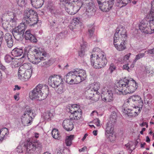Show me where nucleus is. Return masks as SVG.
Masks as SVG:
<instances>
[{
	"label": "nucleus",
	"instance_id": "obj_1",
	"mask_svg": "<svg viewBox=\"0 0 154 154\" xmlns=\"http://www.w3.org/2000/svg\"><path fill=\"white\" fill-rule=\"evenodd\" d=\"M138 87V84L133 79L131 80L124 79L120 80L116 85L115 92L120 95H126L134 92Z\"/></svg>",
	"mask_w": 154,
	"mask_h": 154
},
{
	"label": "nucleus",
	"instance_id": "obj_2",
	"mask_svg": "<svg viewBox=\"0 0 154 154\" xmlns=\"http://www.w3.org/2000/svg\"><path fill=\"white\" fill-rule=\"evenodd\" d=\"M95 54H92L91 56V65L96 69H100L105 66L107 61L104 53L98 48L93 50Z\"/></svg>",
	"mask_w": 154,
	"mask_h": 154
},
{
	"label": "nucleus",
	"instance_id": "obj_3",
	"mask_svg": "<svg viewBox=\"0 0 154 154\" xmlns=\"http://www.w3.org/2000/svg\"><path fill=\"white\" fill-rule=\"evenodd\" d=\"M38 17L37 12L34 10L26 8L24 11L23 23L25 24H29L31 26H34L39 21Z\"/></svg>",
	"mask_w": 154,
	"mask_h": 154
},
{
	"label": "nucleus",
	"instance_id": "obj_4",
	"mask_svg": "<svg viewBox=\"0 0 154 154\" xmlns=\"http://www.w3.org/2000/svg\"><path fill=\"white\" fill-rule=\"evenodd\" d=\"M32 68L30 63H25L19 68L18 76L20 80L27 81L31 76Z\"/></svg>",
	"mask_w": 154,
	"mask_h": 154
},
{
	"label": "nucleus",
	"instance_id": "obj_5",
	"mask_svg": "<svg viewBox=\"0 0 154 154\" xmlns=\"http://www.w3.org/2000/svg\"><path fill=\"white\" fill-rule=\"evenodd\" d=\"M99 8L102 11L105 12L109 11L113 7L115 0H109L104 1V0H97Z\"/></svg>",
	"mask_w": 154,
	"mask_h": 154
},
{
	"label": "nucleus",
	"instance_id": "obj_6",
	"mask_svg": "<svg viewBox=\"0 0 154 154\" xmlns=\"http://www.w3.org/2000/svg\"><path fill=\"white\" fill-rule=\"evenodd\" d=\"M63 82L61 76L59 75H52L48 78V83L51 87L57 88L59 85L63 83Z\"/></svg>",
	"mask_w": 154,
	"mask_h": 154
},
{
	"label": "nucleus",
	"instance_id": "obj_7",
	"mask_svg": "<svg viewBox=\"0 0 154 154\" xmlns=\"http://www.w3.org/2000/svg\"><path fill=\"white\" fill-rule=\"evenodd\" d=\"M24 146L26 149V152L28 154H30L34 151L36 148H41L42 143L39 141L31 142L28 141L24 144Z\"/></svg>",
	"mask_w": 154,
	"mask_h": 154
},
{
	"label": "nucleus",
	"instance_id": "obj_8",
	"mask_svg": "<svg viewBox=\"0 0 154 154\" xmlns=\"http://www.w3.org/2000/svg\"><path fill=\"white\" fill-rule=\"evenodd\" d=\"M76 1L73 0L70 3L64 5L65 10L69 14L74 15L80 9V7L76 5Z\"/></svg>",
	"mask_w": 154,
	"mask_h": 154
},
{
	"label": "nucleus",
	"instance_id": "obj_9",
	"mask_svg": "<svg viewBox=\"0 0 154 154\" xmlns=\"http://www.w3.org/2000/svg\"><path fill=\"white\" fill-rule=\"evenodd\" d=\"M26 110L21 118L22 123L24 126H28L30 124L31 121L32 119L31 116L33 114L30 109H27Z\"/></svg>",
	"mask_w": 154,
	"mask_h": 154
},
{
	"label": "nucleus",
	"instance_id": "obj_10",
	"mask_svg": "<svg viewBox=\"0 0 154 154\" xmlns=\"http://www.w3.org/2000/svg\"><path fill=\"white\" fill-rule=\"evenodd\" d=\"M126 33V31L124 27L119 26L116 29L113 39H127V36Z\"/></svg>",
	"mask_w": 154,
	"mask_h": 154
},
{
	"label": "nucleus",
	"instance_id": "obj_11",
	"mask_svg": "<svg viewBox=\"0 0 154 154\" xmlns=\"http://www.w3.org/2000/svg\"><path fill=\"white\" fill-rule=\"evenodd\" d=\"M149 21L146 20H142L139 25V29L143 32L151 34L153 32L151 29V26L148 25Z\"/></svg>",
	"mask_w": 154,
	"mask_h": 154
},
{
	"label": "nucleus",
	"instance_id": "obj_12",
	"mask_svg": "<svg viewBox=\"0 0 154 154\" xmlns=\"http://www.w3.org/2000/svg\"><path fill=\"white\" fill-rule=\"evenodd\" d=\"M126 39H113V44L116 49L118 51H122L126 49Z\"/></svg>",
	"mask_w": 154,
	"mask_h": 154
},
{
	"label": "nucleus",
	"instance_id": "obj_13",
	"mask_svg": "<svg viewBox=\"0 0 154 154\" xmlns=\"http://www.w3.org/2000/svg\"><path fill=\"white\" fill-rule=\"evenodd\" d=\"M84 4L86 5V12L88 13V15H92L94 14L96 10L95 6L92 0H84Z\"/></svg>",
	"mask_w": 154,
	"mask_h": 154
},
{
	"label": "nucleus",
	"instance_id": "obj_14",
	"mask_svg": "<svg viewBox=\"0 0 154 154\" xmlns=\"http://www.w3.org/2000/svg\"><path fill=\"white\" fill-rule=\"evenodd\" d=\"M101 98L102 100L106 102H110L113 100V94L111 90L107 89L103 90L101 93Z\"/></svg>",
	"mask_w": 154,
	"mask_h": 154
},
{
	"label": "nucleus",
	"instance_id": "obj_15",
	"mask_svg": "<svg viewBox=\"0 0 154 154\" xmlns=\"http://www.w3.org/2000/svg\"><path fill=\"white\" fill-rule=\"evenodd\" d=\"M48 86L45 84H39L37 85L33 90V94L34 97L36 98V92H39L40 93L47 94L48 91Z\"/></svg>",
	"mask_w": 154,
	"mask_h": 154
},
{
	"label": "nucleus",
	"instance_id": "obj_16",
	"mask_svg": "<svg viewBox=\"0 0 154 154\" xmlns=\"http://www.w3.org/2000/svg\"><path fill=\"white\" fill-rule=\"evenodd\" d=\"M38 51H36V53L32 59V62L34 64H38L41 61L42 57L43 56L46 55L47 54L45 51H40L38 49Z\"/></svg>",
	"mask_w": 154,
	"mask_h": 154
},
{
	"label": "nucleus",
	"instance_id": "obj_17",
	"mask_svg": "<svg viewBox=\"0 0 154 154\" xmlns=\"http://www.w3.org/2000/svg\"><path fill=\"white\" fill-rule=\"evenodd\" d=\"M62 124L64 128L67 131H71L73 129V125L72 120L70 119L64 120L63 121Z\"/></svg>",
	"mask_w": 154,
	"mask_h": 154
},
{
	"label": "nucleus",
	"instance_id": "obj_18",
	"mask_svg": "<svg viewBox=\"0 0 154 154\" xmlns=\"http://www.w3.org/2000/svg\"><path fill=\"white\" fill-rule=\"evenodd\" d=\"M133 101L135 102L136 103L141 106H143V101L141 97L138 95H134L131 96L128 100L127 102H128L129 101Z\"/></svg>",
	"mask_w": 154,
	"mask_h": 154
},
{
	"label": "nucleus",
	"instance_id": "obj_19",
	"mask_svg": "<svg viewBox=\"0 0 154 154\" xmlns=\"http://www.w3.org/2000/svg\"><path fill=\"white\" fill-rule=\"evenodd\" d=\"M24 38L26 40H29L31 42L35 43L37 42V39L31 33L29 30H26L25 33Z\"/></svg>",
	"mask_w": 154,
	"mask_h": 154
},
{
	"label": "nucleus",
	"instance_id": "obj_20",
	"mask_svg": "<svg viewBox=\"0 0 154 154\" xmlns=\"http://www.w3.org/2000/svg\"><path fill=\"white\" fill-rule=\"evenodd\" d=\"M75 74L79 77L81 82L85 80L87 77L85 71L82 69H77L75 71Z\"/></svg>",
	"mask_w": 154,
	"mask_h": 154
},
{
	"label": "nucleus",
	"instance_id": "obj_21",
	"mask_svg": "<svg viewBox=\"0 0 154 154\" xmlns=\"http://www.w3.org/2000/svg\"><path fill=\"white\" fill-rule=\"evenodd\" d=\"M81 22L80 18H73L72 23L69 26V29L71 30H74V29H76L78 26L79 23H81Z\"/></svg>",
	"mask_w": 154,
	"mask_h": 154
},
{
	"label": "nucleus",
	"instance_id": "obj_22",
	"mask_svg": "<svg viewBox=\"0 0 154 154\" xmlns=\"http://www.w3.org/2000/svg\"><path fill=\"white\" fill-rule=\"evenodd\" d=\"M33 94V90L32 91V92L30 95V97L32 99H36L38 100H44L46 97L47 94L45 93H40L39 92H36V98L34 96Z\"/></svg>",
	"mask_w": 154,
	"mask_h": 154
},
{
	"label": "nucleus",
	"instance_id": "obj_23",
	"mask_svg": "<svg viewBox=\"0 0 154 154\" xmlns=\"http://www.w3.org/2000/svg\"><path fill=\"white\" fill-rule=\"evenodd\" d=\"M28 25L23 23L22 22V23H20V25L14 28L12 31L24 34L25 30V26Z\"/></svg>",
	"mask_w": 154,
	"mask_h": 154
},
{
	"label": "nucleus",
	"instance_id": "obj_24",
	"mask_svg": "<svg viewBox=\"0 0 154 154\" xmlns=\"http://www.w3.org/2000/svg\"><path fill=\"white\" fill-rule=\"evenodd\" d=\"M33 7L36 8H41L43 5L44 0H30Z\"/></svg>",
	"mask_w": 154,
	"mask_h": 154
},
{
	"label": "nucleus",
	"instance_id": "obj_25",
	"mask_svg": "<svg viewBox=\"0 0 154 154\" xmlns=\"http://www.w3.org/2000/svg\"><path fill=\"white\" fill-rule=\"evenodd\" d=\"M114 125L110 122H108L106 124V128L105 135L108 136V134L113 133L114 130Z\"/></svg>",
	"mask_w": 154,
	"mask_h": 154
},
{
	"label": "nucleus",
	"instance_id": "obj_26",
	"mask_svg": "<svg viewBox=\"0 0 154 154\" xmlns=\"http://www.w3.org/2000/svg\"><path fill=\"white\" fill-rule=\"evenodd\" d=\"M7 14L10 17L11 22H12V26H15L16 25V21L17 20L16 14L11 11H7Z\"/></svg>",
	"mask_w": 154,
	"mask_h": 154
},
{
	"label": "nucleus",
	"instance_id": "obj_27",
	"mask_svg": "<svg viewBox=\"0 0 154 154\" xmlns=\"http://www.w3.org/2000/svg\"><path fill=\"white\" fill-rule=\"evenodd\" d=\"M23 53V50L21 48H15L11 52L12 55L14 57L21 56Z\"/></svg>",
	"mask_w": 154,
	"mask_h": 154
},
{
	"label": "nucleus",
	"instance_id": "obj_28",
	"mask_svg": "<svg viewBox=\"0 0 154 154\" xmlns=\"http://www.w3.org/2000/svg\"><path fill=\"white\" fill-rule=\"evenodd\" d=\"M8 134V130L6 128H3L0 130V137L1 142H2L4 139L6 138V135Z\"/></svg>",
	"mask_w": 154,
	"mask_h": 154
},
{
	"label": "nucleus",
	"instance_id": "obj_29",
	"mask_svg": "<svg viewBox=\"0 0 154 154\" xmlns=\"http://www.w3.org/2000/svg\"><path fill=\"white\" fill-rule=\"evenodd\" d=\"M82 113V112H75L73 113H72V115H71L70 116V119L72 120H79L81 117Z\"/></svg>",
	"mask_w": 154,
	"mask_h": 154
},
{
	"label": "nucleus",
	"instance_id": "obj_30",
	"mask_svg": "<svg viewBox=\"0 0 154 154\" xmlns=\"http://www.w3.org/2000/svg\"><path fill=\"white\" fill-rule=\"evenodd\" d=\"M12 32L14 38L16 40L19 41H21L23 39L24 34L13 31H12Z\"/></svg>",
	"mask_w": 154,
	"mask_h": 154
},
{
	"label": "nucleus",
	"instance_id": "obj_31",
	"mask_svg": "<svg viewBox=\"0 0 154 154\" xmlns=\"http://www.w3.org/2000/svg\"><path fill=\"white\" fill-rule=\"evenodd\" d=\"M132 0H117L116 5L122 8L126 6L128 3H130Z\"/></svg>",
	"mask_w": 154,
	"mask_h": 154
},
{
	"label": "nucleus",
	"instance_id": "obj_32",
	"mask_svg": "<svg viewBox=\"0 0 154 154\" xmlns=\"http://www.w3.org/2000/svg\"><path fill=\"white\" fill-rule=\"evenodd\" d=\"M46 56V55L45 56H42V57L41 61V65L42 66L47 67L50 65L51 64L50 60L45 61L47 58Z\"/></svg>",
	"mask_w": 154,
	"mask_h": 154
},
{
	"label": "nucleus",
	"instance_id": "obj_33",
	"mask_svg": "<svg viewBox=\"0 0 154 154\" xmlns=\"http://www.w3.org/2000/svg\"><path fill=\"white\" fill-rule=\"evenodd\" d=\"M12 22H11V20H6L4 21L2 23V26L5 29H7L8 28H10L11 26L12 27L15 26H12Z\"/></svg>",
	"mask_w": 154,
	"mask_h": 154
},
{
	"label": "nucleus",
	"instance_id": "obj_34",
	"mask_svg": "<svg viewBox=\"0 0 154 154\" xmlns=\"http://www.w3.org/2000/svg\"><path fill=\"white\" fill-rule=\"evenodd\" d=\"M87 45L86 42H83V43L81 45V49L80 51L79 52V55L81 57H82L84 55L85 48Z\"/></svg>",
	"mask_w": 154,
	"mask_h": 154
},
{
	"label": "nucleus",
	"instance_id": "obj_35",
	"mask_svg": "<svg viewBox=\"0 0 154 154\" xmlns=\"http://www.w3.org/2000/svg\"><path fill=\"white\" fill-rule=\"evenodd\" d=\"M72 84L81 82L79 77H78L77 75L75 74V71H72Z\"/></svg>",
	"mask_w": 154,
	"mask_h": 154
},
{
	"label": "nucleus",
	"instance_id": "obj_36",
	"mask_svg": "<svg viewBox=\"0 0 154 154\" xmlns=\"http://www.w3.org/2000/svg\"><path fill=\"white\" fill-rule=\"evenodd\" d=\"M72 71L69 72L66 75L65 78H64L66 82L70 85L72 84Z\"/></svg>",
	"mask_w": 154,
	"mask_h": 154
},
{
	"label": "nucleus",
	"instance_id": "obj_37",
	"mask_svg": "<svg viewBox=\"0 0 154 154\" xmlns=\"http://www.w3.org/2000/svg\"><path fill=\"white\" fill-rule=\"evenodd\" d=\"M95 92L92 90V89L90 88L85 91V94L88 99H91Z\"/></svg>",
	"mask_w": 154,
	"mask_h": 154
},
{
	"label": "nucleus",
	"instance_id": "obj_38",
	"mask_svg": "<svg viewBox=\"0 0 154 154\" xmlns=\"http://www.w3.org/2000/svg\"><path fill=\"white\" fill-rule=\"evenodd\" d=\"M150 17L149 20V25L151 26L152 30L154 32V14L149 15L148 18Z\"/></svg>",
	"mask_w": 154,
	"mask_h": 154
},
{
	"label": "nucleus",
	"instance_id": "obj_39",
	"mask_svg": "<svg viewBox=\"0 0 154 154\" xmlns=\"http://www.w3.org/2000/svg\"><path fill=\"white\" fill-rule=\"evenodd\" d=\"M117 119V115L115 112H112L109 118V122H110L113 124H114L116 122Z\"/></svg>",
	"mask_w": 154,
	"mask_h": 154
},
{
	"label": "nucleus",
	"instance_id": "obj_40",
	"mask_svg": "<svg viewBox=\"0 0 154 154\" xmlns=\"http://www.w3.org/2000/svg\"><path fill=\"white\" fill-rule=\"evenodd\" d=\"M100 88V84L99 82H95L92 84L91 89L96 92H97Z\"/></svg>",
	"mask_w": 154,
	"mask_h": 154
},
{
	"label": "nucleus",
	"instance_id": "obj_41",
	"mask_svg": "<svg viewBox=\"0 0 154 154\" xmlns=\"http://www.w3.org/2000/svg\"><path fill=\"white\" fill-rule=\"evenodd\" d=\"M14 58L8 54H6L4 57V60L6 63H9L13 61Z\"/></svg>",
	"mask_w": 154,
	"mask_h": 154
},
{
	"label": "nucleus",
	"instance_id": "obj_42",
	"mask_svg": "<svg viewBox=\"0 0 154 154\" xmlns=\"http://www.w3.org/2000/svg\"><path fill=\"white\" fill-rule=\"evenodd\" d=\"M53 137L55 139H59V134L57 129H54L51 132Z\"/></svg>",
	"mask_w": 154,
	"mask_h": 154
},
{
	"label": "nucleus",
	"instance_id": "obj_43",
	"mask_svg": "<svg viewBox=\"0 0 154 154\" xmlns=\"http://www.w3.org/2000/svg\"><path fill=\"white\" fill-rule=\"evenodd\" d=\"M58 87H57V91L58 93L62 94L65 91V88L63 85V83H61V84L59 85Z\"/></svg>",
	"mask_w": 154,
	"mask_h": 154
},
{
	"label": "nucleus",
	"instance_id": "obj_44",
	"mask_svg": "<svg viewBox=\"0 0 154 154\" xmlns=\"http://www.w3.org/2000/svg\"><path fill=\"white\" fill-rule=\"evenodd\" d=\"M4 38L5 42L8 41H10L11 40H13L12 38V35L9 33H7L5 34L4 36Z\"/></svg>",
	"mask_w": 154,
	"mask_h": 154
},
{
	"label": "nucleus",
	"instance_id": "obj_45",
	"mask_svg": "<svg viewBox=\"0 0 154 154\" xmlns=\"http://www.w3.org/2000/svg\"><path fill=\"white\" fill-rule=\"evenodd\" d=\"M99 94V92H95L94 94V95L92 96V98H91V99L95 101H98L100 98V96Z\"/></svg>",
	"mask_w": 154,
	"mask_h": 154
},
{
	"label": "nucleus",
	"instance_id": "obj_46",
	"mask_svg": "<svg viewBox=\"0 0 154 154\" xmlns=\"http://www.w3.org/2000/svg\"><path fill=\"white\" fill-rule=\"evenodd\" d=\"M136 110H135V109H129V110H128L129 114L128 116L131 117L133 116H136Z\"/></svg>",
	"mask_w": 154,
	"mask_h": 154
},
{
	"label": "nucleus",
	"instance_id": "obj_47",
	"mask_svg": "<svg viewBox=\"0 0 154 154\" xmlns=\"http://www.w3.org/2000/svg\"><path fill=\"white\" fill-rule=\"evenodd\" d=\"M106 137L107 138H108L109 140L111 142L114 140L116 138L115 135L113 134V133L108 134V136H106Z\"/></svg>",
	"mask_w": 154,
	"mask_h": 154
},
{
	"label": "nucleus",
	"instance_id": "obj_48",
	"mask_svg": "<svg viewBox=\"0 0 154 154\" xmlns=\"http://www.w3.org/2000/svg\"><path fill=\"white\" fill-rule=\"evenodd\" d=\"M17 5L21 7L25 6V0H15Z\"/></svg>",
	"mask_w": 154,
	"mask_h": 154
},
{
	"label": "nucleus",
	"instance_id": "obj_49",
	"mask_svg": "<svg viewBox=\"0 0 154 154\" xmlns=\"http://www.w3.org/2000/svg\"><path fill=\"white\" fill-rule=\"evenodd\" d=\"M145 55L144 53H142L136 55L135 58L134 59V61L136 62L137 60L140 59L141 58H142L144 57Z\"/></svg>",
	"mask_w": 154,
	"mask_h": 154
},
{
	"label": "nucleus",
	"instance_id": "obj_50",
	"mask_svg": "<svg viewBox=\"0 0 154 154\" xmlns=\"http://www.w3.org/2000/svg\"><path fill=\"white\" fill-rule=\"evenodd\" d=\"M73 107L74 108L75 112H82V110L80 108V106L78 105L77 104H73Z\"/></svg>",
	"mask_w": 154,
	"mask_h": 154
},
{
	"label": "nucleus",
	"instance_id": "obj_51",
	"mask_svg": "<svg viewBox=\"0 0 154 154\" xmlns=\"http://www.w3.org/2000/svg\"><path fill=\"white\" fill-rule=\"evenodd\" d=\"M143 106H141L139 105H138L136 107V106H135L133 108V109H135L136 111V116H137L138 114L140 113V108H142Z\"/></svg>",
	"mask_w": 154,
	"mask_h": 154
},
{
	"label": "nucleus",
	"instance_id": "obj_52",
	"mask_svg": "<svg viewBox=\"0 0 154 154\" xmlns=\"http://www.w3.org/2000/svg\"><path fill=\"white\" fill-rule=\"evenodd\" d=\"M151 8L149 13V15L154 14V0H153L151 2Z\"/></svg>",
	"mask_w": 154,
	"mask_h": 154
},
{
	"label": "nucleus",
	"instance_id": "obj_53",
	"mask_svg": "<svg viewBox=\"0 0 154 154\" xmlns=\"http://www.w3.org/2000/svg\"><path fill=\"white\" fill-rule=\"evenodd\" d=\"M6 43L7 46L9 48H11L13 46L14 40H11L10 41H8L5 42Z\"/></svg>",
	"mask_w": 154,
	"mask_h": 154
},
{
	"label": "nucleus",
	"instance_id": "obj_54",
	"mask_svg": "<svg viewBox=\"0 0 154 154\" xmlns=\"http://www.w3.org/2000/svg\"><path fill=\"white\" fill-rule=\"evenodd\" d=\"M146 73L149 74V75H150L153 74V71L152 69L149 68H146Z\"/></svg>",
	"mask_w": 154,
	"mask_h": 154
},
{
	"label": "nucleus",
	"instance_id": "obj_55",
	"mask_svg": "<svg viewBox=\"0 0 154 154\" xmlns=\"http://www.w3.org/2000/svg\"><path fill=\"white\" fill-rule=\"evenodd\" d=\"M73 0H60V2L62 3L63 5H65L68 3H70Z\"/></svg>",
	"mask_w": 154,
	"mask_h": 154
},
{
	"label": "nucleus",
	"instance_id": "obj_56",
	"mask_svg": "<svg viewBox=\"0 0 154 154\" xmlns=\"http://www.w3.org/2000/svg\"><path fill=\"white\" fill-rule=\"evenodd\" d=\"M116 69V66L114 65L113 64H111L110 66L109 70L110 72L112 73L113 71Z\"/></svg>",
	"mask_w": 154,
	"mask_h": 154
},
{
	"label": "nucleus",
	"instance_id": "obj_57",
	"mask_svg": "<svg viewBox=\"0 0 154 154\" xmlns=\"http://www.w3.org/2000/svg\"><path fill=\"white\" fill-rule=\"evenodd\" d=\"M17 151L19 153H22L23 152V150L22 148L21 145H19L17 148Z\"/></svg>",
	"mask_w": 154,
	"mask_h": 154
},
{
	"label": "nucleus",
	"instance_id": "obj_58",
	"mask_svg": "<svg viewBox=\"0 0 154 154\" xmlns=\"http://www.w3.org/2000/svg\"><path fill=\"white\" fill-rule=\"evenodd\" d=\"M0 69L4 71L7 74L9 75L8 72H7V70L6 69L5 67L3 66L2 64H0Z\"/></svg>",
	"mask_w": 154,
	"mask_h": 154
},
{
	"label": "nucleus",
	"instance_id": "obj_59",
	"mask_svg": "<svg viewBox=\"0 0 154 154\" xmlns=\"http://www.w3.org/2000/svg\"><path fill=\"white\" fill-rule=\"evenodd\" d=\"M67 34V32L65 31H63L61 32L59 35L61 37V38H64L66 36V35Z\"/></svg>",
	"mask_w": 154,
	"mask_h": 154
},
{
	"label": "nucleus",
	"instance_id": "obj_60",
	"mask_svg": "<svg viewBox=\"0 0 154 154\" xmlns=\"http://www.w3.org/2000/svg\"><path fill=\"white\" fill-rule=\"evenodd\" d=\"M94 30V29L93 28L88 30L89 34L90 36H92Z\"/></svg>",
	"mask_w": 154,
	"mask_h": 154
},
{
	"label": "nucleus",
	"instance_id": "obj_61",
	"mask_svg": "<svg viewBox=\"0 0 154 154\" xmlns=\"http://www.w3.org/2000/svg\"><path fill=\"white\" fill-rule=\"evenodd\" d=\"M4 36V34L2 31L0 30V43H2Z\"/></svg>",
	"mask_w": 154,
	"mask_h": 154
},
{
	"label": "nucleus",
	"instance_id": "obj_62",
	"mask_svg": "<svg viewBox=\"0 0 154 154\" xmlns=\"http://www.w3.org/2000/svg\"><path fill=\"white\" fill-rule=\"evenodd\" d=\"M129 109L124 108L122 109V112L123 113L125 114H127L128 116Z\"/></svg>",
	"mask_w": 154,
	"mask_h": 154
},
{
	"label": "nucleus",
	"instance_id": "obj_63",
	"mask_svg": "<svg viewBox=\"0 0 154 154\" xmlns=\"http://www.w3.org/2000/svg\"><path fill=\"white\" fill-rule=\"evenodd\" d=\"M66 143L67 146H70L72 143V141L71 140H69L67 139H66Z\"/></svg>",
	"mask_w": 154,
	"mask_h": 154
},
{
	"label": "nucleus",
	"instance_id": "obj_64",
	"mask_svg": "<svg viewBox=\"0 0 154 154\" xmlns=\"http://www.w3.org/2000/svg\"><path fill=\"white\" fill-rule=\"evenodd\" d=\"M93 122H94L97 123V126H100V121L99 120V119L97 118V119H94L93 121Z\"/></svg>",
	"mask_w": 154,
	"mask_h": 154
}]
</instances>
